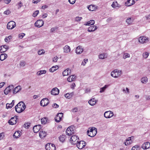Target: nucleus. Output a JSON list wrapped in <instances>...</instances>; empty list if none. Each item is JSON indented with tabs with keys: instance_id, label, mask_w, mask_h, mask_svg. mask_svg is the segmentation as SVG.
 <instances>
[{
	"instance_id": "obj_1",
	"label": "nucleus",
	"mask_w": 150,
	"mask_h": 150,
	"mask_svg": "<svg viewBox=\"0 0 150 150\" xmlns=\"http://www.w3.org/2000/svg\"><path fill=\"white\" fill-rule=\"evenodd\" d=\"M25 103L22 101L20 102L15 107L16 111L18 113H20L23 111L25 109Z\"/></svg>"
},
{
	"instance_id": "obj_2",
	"label": "nucleus",
	"mask_w": 150,
	"mask_h": 150,
	"mask_svg": "<svg viewBox=\"0 0 150 150\" xmlns=\"http://www.w3.org/2000/svg\"><path fill=\"white\" fill-rule=\"evenodd\" d=\"M97 133V129L95 127L89 128L87 132V135L91 137H93L95 136Z\"/></svg>"
},
{
	"instance_id": "obj_3",
	"label": "nucleus",
	"mask_w": 150,
	"mask_h": 150,
	"mask_svg": "<svg viewBox=\"0 0 150 150\" xmlns=\"http://www.w3.org/2000/svg\"><path fill=\"white\" fill-rule=\"evenodd\" d=\"M122 74V71L120 70H118L117 69L114 70L111 73V75L112 77L117 78L121 76Z\"/></svg>"
},
{
	"instance_id": "obj_4",
	"label": "nucleus",
	"mask_w": 150,
	"mask_h": 150,
	"mask_svg": "<svg viewBox=\"0 0 150 150\" xmlns=\"http://www.w3.org/2000/svg\"><path fill=\"white\" fill-rule=\"evenodd\" d=\"M79 140L78 136L76 135H74L71 136L70 139V142L72 144H76Z\"/></svg>"
},
{
	"instance_id": "obj_5",
	"label": "nucleus",
	"mask_w": 150,
	"mask_h": 150,
	"mask_svg": "<svg viewBox=\"0 0 150 150\" xmlns=\"http://www.w3.org/2000/svg\"><path fill=\"white\" fill-rule=\"evenodd\" d=\"M149 41L148 38L144 36H140L139 39V41L141 44L147 43Z\"/></svg>"
},
{
	"instance_id": "obj_6",
	"label": "nucleus",
	"mask_w": 150,
	"mask_h": 150,
	"mask_svg": "<svg viewBox=\"0 0 150 150\" xmlns=\"http://www.w3.org/2000/svg\"><path fill=\"white\" fill-rule=\"evenodd\" d=\"M46 150H56V147L54 144L48 143L45 146Z\"/></svg>"
},
{
	"instance_id": "obj_7",
	"label": "nucleus",
	"mask_w": 150,
	"mask_h": 150,
	"mask_svg": "<svg viewBox=\"0 0 150 150\" xmlns=\"http://www.w3.org/2000/svg\"><path fill=\"white\" fill-rule=\"evenodd\" d=\"M76 144L77 148L79 149H81L85 146L86 143L83 141H81L78 142Z\"/></svg>"
},
{
	"instance_id": "obj_8",
	"label": "nucleus",
	"mask_w": 150,
	"mask_h": 150,
	"mask_svg": "<svg viewBox=\"0 0 150 150\" xmlns=\"http://www.w3.org/2000/svg\"><path fill=\"white\" fill-rule=\"evenodd\" d=\"M18 117L15 116L14 117H12L9 121L8 123L9 124L13 125L15 124L17 122Z\"/></svg>"
},
{
	"instance_id": "obj_9",
	"label": "nucleus",
	"mask_w": 150,
	"mask_h": 150,
	"mask_svg": "<svg viewBox=\"0 0 150 150\" xmlns=\"http://www.w3.org/2000/svg\"><path fill=\"white\" fill-rule=\"evenodd\" d=\"M15 26V23L13 21H11L8 23L7 25V28L9 29H12L14 28Z\"/></svg>"
},
{
	"instance_id": "obj_10",
	"label": "nucleus",
	"mask_w": 150,
	"mask_h": 150,
	"mask_svg": "<svg viewBox=\"0 0 150 150\" xmlns=\"http://www.w3.org/2000/svg\"><path fill=\"white\" fill-rule=\"evenodd\" d=\"M44 21L42 20H39L37 21L35 23V26L38 28H40L42 26L44 25Z\"/></svg>"
},
{
	"instance_id": "obj_11",
	"label": "nucleus",
	"mask_w": 150,
	"mask_h": 150,
	"mask_svg": "<svg viewBox=\"0 0 150 150\" xmlns=\"http://www.w3.org/2000/svg\"><path fill=\"white\" fill-rule=\"evenodd\" d=\"M104 116L106 118H110L112 117L114 114L112 112L109 111L105 112L104 114Z\"/></svg>"
},
{
	"instance_id": "obj_12",
	"label": "nucleus",
	"mask_w": 150,
	"mask_h": 150,
	"mask_svg": "<svg viewBox=\"0 0 150 150\" xmlns=\"http://www.w3.org/2000/svg\"><path fill=\"white\" fill-rule=\"evenodd\" d=\"M49 100L46 98H45L42 99L40 102V105L42 106H47L49 103Z\"/></svg>"
},
{
	"instance_id": "obj_13",
	"label": "nucleus",
	"mask_w": 150,
	"mask_h": 150,
	"mask_svg": "<svg viewBox=\"0 0 150 150\" xmlns=\"http://www.w3.org/2000/svg\"><path fill=\"white\" fill-rule=\"evenodd\" d=\"M63 115V114L62 112L59 113L57 114L55 118V121L56 122H59L61 121Z\"/></svg>"
},
{
	"instance_id": "obj_14",
	"label": "nucleus",
	"mask_w": 150,
	"mask_h": 150,
	"mask_svg": "<svg viewBox=\"0 0 150 150\" xmlns=\"http://www.w3.org/2000/svg\"><path fill=\"white\" fill-rule=\"evenodd\" d=\"M13 85H10L6 87L4 91V93L6 95H7L9 92H10L11 90L13 88Z\"/></svg>"
},
{
	"instance_id": "obj_15",
	"label": "nucleus",
	"mask_w": 150,
	"mask_h": 150,
	"mask_svg": "<svg viewBox=\"0 0 150 150\" xmlns=\"http://www.w3.org/2000/svg\"><path fill=\"white\" fill-rule=\"evenodd\" d=\"M59 90L57 88H54L52 89L51 91V93L53 95H56L59 93Z\"/></svg>"
},
{
	"instance_id": "obj_16",
	"label": "nucleus",
	"mask_w": 150,
	"mask_h": 150,
	"mask_svg": "<svg viewBox=\"0 0 150 150\" xmlns=\"http://www.w3.org/2000/svg\"><path fill=\"white\" fill-rule=\"evenodd\" d=\"M141 148L145 150L150 148V143L148 142L144 143L142 145Z\"/></svg>"
},
{
	"instance_id": "obj_17",
	"label": "nucleus",
	"mask_w": 150,
	"mask_h": 150,
	"mask_svg": "<svg viewBox=\"0 0 150 150\" xmlns=\"http://www.w3.org/2000/svg\"><path fill=\"white\" fill-rule=\"evenodd\" d=\"M8 49V47L6 45H4L0 46V52L3 53L5 52Z\"/></svg>"
},
{
	"instance_id": "obj_18",
	"label": "nucleus",
	"mask_w": 150,
	"mask_h": 150,
	"mask_svg": "<svg viewBox=\"0 0 150 150\" xmlns=\"http://www.w3.org/2000/svg\"><path fill=\"white\" fill-rule=\"evenodd\" d=\"M73 130L71 127L68 128L66 130L67 134L69 136H70L74 133Z\"/></svg>"
},
{
	"instance_id": "obj_19",
	"label": "nucleus",
	"mask_w": 150,
	"mask_h": 150,
	"mask_svg": "<svg viewBox=\"0 0 150 150\" xmlns=\"http://www.w3.org/2000/svg\"><path fill=\"white\" fill-rule=\"evenodd\" d=\"M135 3L134 0H128L125 3V6H129L134 4Z\"/></svg>"
},
{
	"instance_id": "obj_20",
	"label": "nucleus",
	"mask_w": 150,
	"mask_h": 150,
	"mask_svg": "<svg viewBox=\"0 0 150 150\" xmlns=\"http://www.w3.org/2000/svg\"><path fill=\"white\" fill-rule=\"evenodd\" d=\"M97 27L96 26L93 25L90 26L88 28L87 31L88 32H91L95 31L97 30Z\"/></svg>"
},
{
	"instance_id": "obj_21",
	"label": "nucleus",
	"mask_w": 150,
	"mask_h": 150,
	"mask_svg": "<svg viewBox=\"0 0 150 150\" xmlns=\"http://www.w3.org/2000/svg\"><path fill=\"white\" fill-rule=\"evenodd\" d=\"M77 54H81L83 51V50L82 48V47L80 46H78L75 50Z\"/></svg>"
},
{
	"instance_id": "obj_22",
	"label": "nucleus",
	"mask_w": 150,
	"mask_h": 150,
	"mask_svg": "<svg viewBox=\"0 0 150 150\" xmlns=\"http://www.w3.org/2000/svg\"><path fill=\"white\" fill-rule=\"evenodd\" d=\"M40 129V125H37L35 126L33 128V130L35 133L38 132Z\"/></svg>"
},
{
	"instance_id": "obj_23",
	"label": "nucleus",
	"mask_w": 150,
	"mask_h": 150,
	"mask_svg": "<svg viewBox=\"0 0 150 150\" xmlns=\"http://www.w3.org/2000/svg\"><path fill=\"white\" fill-rule=\"evenodd\" d=\"M63 50L64 52L67 53L70 51L71 48L69 46L67 45L63 47Z\"/></svg>"
},
{
	"instance_id": "obj_24",
	"label": "nucleus",
	"mask_w": 150,
	"mask_h": 150,
	"mask_svg": "<svg viewBox=\"0 0 150 150\" xmlns=\"http://www.w3.org/2000/svg\"><path fill=\"white\" fill-rule=\"evenodd\" d=\"M70 70H69V69H67L64 70L62 73L63 75L64 76H67L70 75Z\"/></svg>"
},
{
	"instance_id": "obj_25",
	"label": "nucleus",
	"mask_w": 150,
	"mask_h": 150,
	"mask_svg": "<svg viewBox=\"0 0 150 150\" xmlns=\"http://www.w3.org/2000/svg\"><path fill=\"white\" fill-rule=\"evenodd\" d=\"M95 21L94 20H91L88 21L84 23V25H92L94 24Z\"/></svg>"
},
{
	"instance_id": "obj_26",
	"label": "nucleus",
	"mask_w": 150,
	"mask_h": 150,
	"mask_svg": "<svg viewBox=\"0 0 150 150\" xmlns=\"http://www.w3.org/2000/svg\"><path fill=\"white\" fill-rule=\"evenodd\" d=\"M97 102V100H95V98H93L90 100L88 102L89 104L92 105H94Z\"/></svg>"
},
{
	"instance_id": "obj_27",
	"label": "nucleus",
	"mask_w": 150,
	"mask_h": 150,
	"mask_svg": "<svg viewBox=\"0 0 150 150\" xmlns=\"http://www.w3.org/2000/svg\"><path fill=\"white\" fill-rule=\"evenodd\" d=\"M132 138H133V137H129L128 139H126V142H125V144L126 146H127L132 143V141H131V139Z\"/></svg>"
},
{
	"instance_id": "obj_28",
	"label": "nucleus",
	"mask_w": 150,
	"mask_h": 150,
	"mask_svg": "<svg viewBox=\"0 0 150 150\" xmlns=\"http://www.w3.org/2000/svg\"><path fill=\"white\" fill-rule=\"evenodd\" d=\"M76 79V76L74 75H71L69 76L67 79V81L71 82L74 81Z\"/></svg>"
},
{
	"instance_id": "obj_29",
	"label": "nucleus",
	"mask_w": 150,
	"mask_h": 150,
	"mask_svg": "<svg viewBox=\"0 0 150 150\" xmlns=\"http://www.w3.org/2000/svg\"><path fill=\"white\" fill-rule=\"evenodd\" d=\"M21 87L20 86H18L16 87L13 90V93L15 94L16 93L20 91L21 90Z\"/></svg>"
},
{
	"instance_id": "obj_30",
	"label": "nucleus",
	"mask_w": 150,
	"mask_h": 150,
	"mask_svg": "<svg viewBox=\"0 0 150 150\" xmlns=\"http://www.w3.org/2000/svg\"><path fill=\"white\" fill-rule=\"evenodd\" d=\"M7 57V55L6 54L4 53L1 54L0 56V60L1 61H3L6 59Z\"/></svg>"
},
{
	"instance_id": "obj_31",
	"label": "nucleus",
	"mask_w": 150,
	"mask_h": 150,
	"mask_svg": "<svg viewBox=\"0 0 150 150\" xmlns=\"http://www.w3.org/2000/svg\"><path fill=\"white\" fill-rule=\"evenodd\" d=\"M21 132L18 131L16 132L13 135V136L14 138H17L20 136Z\"/></svg>"
},
{
	"instance_id": "obj_32",
	"label": "nucleus",
	"mask_w": 150,
	"mask_h": 150,
	"mask_svg": "<svg viewBox=\"0 0 150 150\" xmlns=\"http://www.w3.org/2000/svg\"><path fill=\"white\" fill-rule=\"evenodd\" d=\"M14 100H13L11 103H7L6 107L7 109L11 108L14 104Z\"/></svg>"
},
{
	"instance_id": "obj_33",
	"label": "nucleus",
	"mask_w": 150,
	"mask_h": 150,
	"mask_svg": "<svg viewBox=\"0 0 150 150\" xmlns=\"http://www.w3.org/2000/svg\"><path fill=\"white\" fill-rule=\"evenodd\" d=\"M39 135L41 138H42L46 136V133L45 132L41 131L39 132Z\"/></svg>"
},
{
	"instance_id": "obj_34",
	"label": "nucleus",
	"mask_w": 150,
	"mask_h": 150,
	"mask_svg": "<svg viewBox=\"0 0 150 150\" xmlns=\"http://www.w3.org/2000/svg\"><path fill=\"white\" fill-rule=\"evenodd\" d=\"M59 68V67L58 66L56 65L55 66H53L52 68L49 69V71L50 72H53L54 71H55L57 69Z\"/></svg>"
},
{
	"instance_id": "obj_35",
	"label": "nucleus",
	"mask_w": 150,
	"mask_h": 150,
	"mask_svg": "<svg viewBox=\"0 0 150 150\" xmlns=\"http://www.w3.org/2000/svg\"><path fill=\"white\" fill-rule=\"evenodd\" d=\"M109 86V85H105L103 87L101 88H100V91H99V92L100 93H102L103 92H104L105 91L106 89L107 88H108Z\"/></svg>"
},
{
	"instance_id": "obj_36",
	"label": "nucleus",
	"mask_w": 150,
	"mask_h": 150,
	"mask_svg": "<svg viewBox=\"0 0 150 150\" xmlns=\"http://www.w3.org/2000/svg\"><path fill=\"white\" fill-rule=\"evenodd\" d=\"M107 57V55L105 53L100 54L99 56V57L100 59H103Z\"/></svg>"
},
{
	"instance_id": "obj_37",
	"label": "nucleus",
	"mask_w": 150,
	"mask_h": 150,
	"mask_svg": "<svg viewBox=\"0 0 150 150\" xmlns=\"http://www.w3.org/2000/svg\"><path fill=\"white\" fill-rule=\"evenodd\" d=\"M65 135H60L59 137V140L62 142H64L65 140Z\"/></svg>"
},
{
	"instance_id": "obj_38",
	"label": "nucleus",
	"mask_w": 150,
	"mask_h": 150,
	"mask_svg": "<svg viewBox=\"0 0 150 150\" xmlns=\"http://www.w3.org/2000/svg\"><path fill=\"white\" fill-rule=\"evenodd\" d=\"M88 8L89 10L91 11H93L96 9L95 5H90L88 7Z\"/></svg>"
},
{
	"instance_id": "obj_39",
	"label": "nucleus",
	"mask_w": 150,
	"mask_h": 150,
	"mask_svg": "<svg viewBox=\"0 0 150 150\" xmlns=\"http://www.w3.org/2000/svg\"><path fill=\"white\" fill-rule=\"evenodd\" d=\"M148 79L146 77H142L141 79V82L143 83H145L148 81Z\"/></svg>"
},
{
	"instance_id": "obj_40",
	"label": "nucleus",
	"mask_w": 150,
	"mask_h": 150,
	"mask_svg": "<svg viewBox=\"0 0 150 150\" xmlns=\"http://www.w3.org/2000/svg\"><path fill=\"white\" fill-rule=\"evenodd\" d=\"M48 119L47 117H45L42 118L41 120V123L43 124H45L46 123Z\"/></svg>"
},
{
	"instance_id": "obj_41",
	"label": "nucleus",
	"mask_w": 150,
	"mask_h": 150,
	"mask_svg": "<svg viewBox=\"0 0 150 150\" xmlns=\"http://www.w3.org/2000/svg\"><path fill=\"white\" fill-rule=\"evenodd\" d=\"M46 72V71L45 70H41L38 71L37 74L38 76H40L42 74H45Z\"/></svg>"
},
{
	"instance_id": "obj_42",
	"label": "nucleus",
	"mask_w": 150,
	"mask_h": 150,
	"mask_svg": "<svg viewBox=\"0 0 150 150\" xmlns=\"http://www.w3.org/2000/svg\"><path fill=\"white\" fill-rule=\"evenodd\" d=\"M149 53L148 52H145L143 54V56L145 59H146L148 56Z\"/></svg>"
},
{
	"instance_id": "obj_43",
	"label": "nucleus",
	"mask_w": 150,
	"mask_h": 150,
	"mask_svg": "<svg viewBox=\"0 0 150 150\" xmlns=\"http://www.w3.org/2000/svg\"><path fill=\"white\" fill-rule=\"evenodd\" d=\"M65 97L68 99H70L72 97V94L71 93H67L65 95Z\"/></svg>"
},
{
	"instance_id": "obj_44",
	"label": "nucleus",
	"mask_w": 150,
	"mask_h": 150,
	"mask_svg": "<svg viewBox=\"0 0 150 150\" xmlns=\"http://www.w3.org/2000/svg\"><path fill=\"white\" fill-rule=\"evenodd\" d=\"M118 4L117 3V2H113L111 6L113 8H115L116 7H118Z\"/></svg>"
},
{
	"instance_id": "obj_45",
	"label": "nucleus",
	"mask_w": 150,
	"mask_h": 150,
	"mask_svg": "<svg viewBox=\"0 0 150 150\" xmlns=\"http://www.w3.org/2000/svg\"><path fill=\"white\" fill-rule=\"evenodd\" d=\"M45 52L43 49L39 50L38 51V54L39 55H41L45 53Z\"/></svg>"
},
{
	"instance_id": "obj_46",
	"label": "nucleus",
	"mask_w": 150,
	"mask_h": 150,
	"mask_svg": "<svg viewBox=\"0 0 150 150\" xmlns=\"http://www.w3.org/2000/svg\"><path fill=\"white\" fill-rule=\"evenodd\" d=\"M139 146L138 145H135L133 146L132 149V150H139Z\"/></svg>"
},
{
	"instance_id": "obj_47",
	"label": "nucleus",
	"mask_w": 150,
	"mask_h": 150,
	"mask_svg": "<svg viewBox=\"0 0 150 150\" xmlns=\"http://www.w3.org/2000/svg\"><path fill=\"white\" fill-rule=\"evenodd\" d=\"M130 57V55L129 54L127 53H125L123 56V58L124 59H125L127 57Z\"/></svg>"
},
{
	"instance_id": "obj_48",
	"label": "nucleus",
	"mask_w": 150,
	"mask_h": 150,
	"mask_svg": "<svg viewBox=\"0 0 150 150\" xmlns=\"http://www.w3.org/2000/svg\"><path fill=\"white\" fill-rule=\"evenodd\" d=\"M12 38V37L11 36H9L7 38H5L4 40L6 42L9 41V40Z\"/></svg>"
},
{
	"instance_id": "obj_49",
	"label": "nucleus",
	"mask_w": 150,
	"mask_h": 150,
	"mask_svg": "<svg viewBox=\"0 0 150 150\" xmlns=\"http://www.w3.org/2000/svg\"><path fill=\"white\" fill-rule=\"evenodd\" d=\"M25 62L24 61H22L20 62V64L22 67H24L25 66Z\"/></svg>"
},
{
	"instance_id": "obj_50",
	"label": "nucleus",
	"mask_w": 150,
	"mask_h": 150,
	"mask_svg": "<svg viewBox=\"0 0 150 150\" xmlns=\"http://www.w3.org/2000/svg\"><path fill=\"white\" fill-rule=\"evenodd\" d=\"M88 61V60L87 59H84L82 62L81 65H83V66H85Z\"/></svg>"
},
{
	"instance_id": "obj_51",
	"label": "nucleus",
	"mask_w": 150,
	"mask_h": 150,
	"mask_svg": "<svg viewBox=\"0 0 150 150\" xmlns=\"http://www.w3.org/2000/svg\"><path fill=\"white\" fill-rule=\"evenodd\" d=\"M123 92H125V93H129V90L127 88H126V89L123 88L122 90Z\"/></svg>"
},
{
	"instance_id": "obj_52",
	"label": "nucleus",
	"mask_w": 150,
	"mask_h": 150,
	"mask_svg": "<svg viewBox=\"0 0 150 150\" xmlns=\"http://www.w3.org/2000/svg\"><path fill=\"white\" fill-rule=\"evenodd\" d=\"M25 35V34L24 33H21L19 34L18 37L19 38L22 39Z\"/></svg>"
},
{
	"instance_id": "obj_53",
	"label": "nucleus",
	"mask_w": 150,
	"mask_h": 150,
	"mask_svg": "<svg viewBox=\"0 0 150 150\" xmlns=\"http://www.w3.org/2000/svg\"><path fill=\"white\" fill-rule=\"evenodd\" d=\"M39 12V11L38 10H37V11H35L33 13V17H35L38 15Z\"/></svg>"
},
{
	"instance_id": "obj_54",
	"label": "nucleus",
	"mask_w": 150,
	"mask_h": 150,
	"mask_svg": "<svg viewBox=\"0 0 150 150\" xmlns=\"http://www.w3.org/2000/svg\"><path fill=\"white\" fill-rule=\"evenodd\" d=\"M82 17H76L75 18V20L76 21H79L81 19H82Z\"/></svg>"
},
{
	"instance_id": "obj_55",
	"label": "nucleus",
	"mask_w": 150,
	"mask_h": 150,
	"mask_svg": "<svg viewBox=\"0 0 150 150\" xmlns=\"http://www.w3.org/2000/svg\"><path fill=\"white\" fill-rule=\"evenodd\" d=\"M58 59V57L57 56H55L53 58V61L54 62H56L57 61Z\"/></svg>"
},
{
	"instance_id": "obj_56",
	"label": "nucleus",
	"mask_w": 150,
	"mask_h": 150,
	"mask_svg": "<svg viewBox=\"0 0 150 150\" xmlns=\"http://www.w3.org/2000/svg\"><path fill=\"white\" fill-rule=\"evenodd\" d=\"M78 110V108L77 107L75 108H73L72 110L71 111L72 112H77Z\"/></svg>"
},
{
	"instance_id": "obj_57",
	"label": "nucleus",
	"mask_w": 150,
	"mask_h": 150,
	"mask_svg": "<svg viewBox=\"0 0 150 150\" xmlns=\"http://www.w3.org/2000/svg\"><path fill=\"white\" fill-rule=\"evenodd\" d=\"M10 13H11V12L9 10H7L6 11H5L4 12V14L7 15H9V14H10Z\"/></svg>"
},
{
	"instance_id": "obj_58",
	"label": "nucleus",
	"mask_w": 150,
	"mask_h": 150,
	"mask_svg": "<svg viewBox=\"0 0 150 150\" xmlns=\"http://www.w3.org/2000/svg\"><path fill=\"white\" fill-rule=\"evenodd\" d=\"M131 18H128L126 20V22L129 24V25L131 23L130 22Z\"/></svg>"
},
{
	"instance_id": "obj_59",
	"label": "nucleus",
	"mask_w": 150,
	"mask_h": 150,
	"mask_svg": "<svg viewBox=\"0 0 150 150\" xmlns=\"http://www.w3.org/2000/svg\"><path fill=\"white\" fill-rule=\"evenodd\" d=\"M59 105L56 103H54L52 105V107L54 108H57L59 107Z\"/></svg>"
},
{
	"instance_id": "obj_60",
	"label": "nucleus",
	"mask_w": 150,
	"mask_h": 150,
	"mask_svg": "<svg viewBox=\"0 0 150 150\" xmlns=\"http://www.w3.org/2000/svg\"><path fill=\"white\" fill-rule=\"evenodd\" d=\"M76 0H69V1L71 4H74Z\"/></svg>"
},
{
	"instance_id": "obj_61",
	"label": "nucleus",
	"mask_w": 150,
	"mask_h": 150,
	"mask_svg": "<svg viewBox=\"0 0 150 150\" xmlns=\"http://www.w3.org/2000/svg\"><path fill=\"white\" fill-rule=\"evenodd\" d=\"M4 134L3 133H1L0 134V139H3L4 137Z\"/></svg>"
},
{
	"instance_id": "obj_62",
	"label": "nucleus",
	"mask_w": 150,
	"mask_h": 150,
	"mask_svg": "<svg viewBox=\"0 0 150 150\" xmlns=\"http://www.w3.org/2000/svg\"><path fill=\"white\" fill-rule=\"evenodd\" d=\"M23 5L22 4V3L21 1H20L18 3V8L19 9L20 8H21L22 6Z\"/></svg>"
},
{
	"instance_id": "obj_63",
	"label": "nucleus",
	"mask_w": 150,
	"mask_h": 150,
	"mask_svg": "<svg viewBox=\"0 0 150 150\" xmlns=\"http://www.w3.org/2000/svg\"><path fill=\"white\" fill-rule=\"evenodd\" d=\"M11 0H4V2L5 3L7 4L10 3Z\"/></svg>"
},
{
	"instance_id": "obj_64",
	"label": "nucleus",
	"mask_w": 150,
	"mask_h": 150,
	"mask_svg": "<svg viewBox=\"0 0 150 150\" xmlns=\"http://www.w3.org/2000/svg\"><path fill=\"white\" fill-rule=\"evenodd\" d=\"M5 83L4 82H2L0 83V88L4 86Z\"/></svg>"
}]
</instances>
